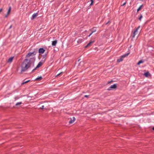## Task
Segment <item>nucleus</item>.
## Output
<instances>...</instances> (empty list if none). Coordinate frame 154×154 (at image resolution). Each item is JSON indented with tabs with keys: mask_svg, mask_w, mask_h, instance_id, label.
<instances>
[{
	"mask_svg": "<svg viewBox=\"0 0 154 154\" xmlns=\"http://www.w3.org/2000/svg\"><path fill=\"white\" fill-rule=\"evenodd\" d=\"M113 82L112 81H109V82H108V84H109V83H110L111 82Z\"/></svg>",
	"mask_w": 154,
	"mask_h": 154,
	"instance_id": "obj_30",
	"label": "nucleus"
},
{
	"mask_svg": "<svg viewBox=\"0 0 154 154\" xmlns=\"http://www.w3.org/2000/svg\"><path fill=\"white\" fill-rule=\"evenodd\" d=\"M143 62V61L142 60H140L137 63V65H139L140 64L142 63Z\"/></svg>",
	"mask_w": 154,
	"mask_h": 154,
	"instance_id": "obj_16",
	"label": "nucleus"
},
{
	"mask_svg": "<svg viewBox=\"0 0 154 154\" xmlns=\"http://www.w3.org/2000/svg\"><path fill=\"white\" fill-rule=\"evenodd\" d=\"M149 75V72H145L144 73V75L146 77H148Z\"/></svg>",
	"mask_w": 154,
	"mask_h": 154,
	"instance_id": "obj_14",
	"label": "nucleus"
},
{
	"mask_svg": "<svg viewBox=\"0 0 154 154\" xmlns=\"http://www.w3.org/2000/svg\"><path fill=\"white\" fill-rule=\"evenodd\" d=\"M12 27V25H11L10 26V27H9V29H11V28Z\"/></svg>",
	"mask_w": 154,
	"mask_h": 154,
	"instance_id": "obj_31",
	"label": "nucleus"
},
{
	"mask_svg": "<svg viewBox=\"0 0 154 154\" xmlns=\"http://www.w3.org/2000/svg\"><path fill=\"white\" fill-rule=\"evenodd\" d=\"M11 9V6H10V7H9V9H8V11L7 13L6 14L5 16V17L6 18V17H7L8 16V15L9 14H10V12Z\"/></svg>",
	"mask_w": 154,
	"mask_h": 154,
	"instance_id": "obj_6",
	"label": "nucleus"
},
{
	"mask_svg": "<svg viewBox=\"0 0 154 154\" xmlns=\"http://www.w3.org/2000/svg\"><path fill=\"white\" fill-rule=\"evenodd\" d=\"M2 8H1V9H0V12H2Z\"/></svg>",
	"mask_w": 154,
	"mask_h": 154,
	"instance_id": "obj_32",
	"label": "nucleus"
},
{
	"mask_svg": "<svg viewBox=\"0 0 154 154\" xmlns=\"http://www.w3.org/2000/svg\"><path fill=\"white\" fill-rule=\"evenodd\" d=\"M22 103L21 102H18L15 105L16 106H18L19 105L21 104Z\"/></svg>",
	"mask_w": 154,
	"mask_h": 154,
	"instance_id": "obj_20",
	"label": "nucleus"
},
{
	"mask_svg": "<svg viewBox=\"0 0 154 154\" xmlns=\"http://www.w3.org/2000/svg\"><path fill=\"white\" fill-rule=\"evenodd\" d=\"M143 5H141L139 8H138L137 9V12H138L139 11H140L141 9V8H142V7H143Z\"/></svg>",
	"mask_w": 154,
	"mask_h": 154,
	"instance_id": "obj_17",
	"label": "nucleus"
},
{
	"mask_svg": "<svg viewBox=\"0 0 154 154\" xmlns=\"http://www.w3.org/2000/svg\"><path fill=\"white\" fill-rule=\"evenodd\" d=\"M91 3L90 4V5H92L93 4V0H91Z\"/></svg>",
	"mask_w": 154,
	"mask_h": 154,
	"instance_id": "obj_25",
	"label": "nucleus"
},
{
	"mask_svg": "<svg viewBox=\"0 0 154 154\" xmlns=\"http://www.w3.org/2000/svg\"><path fill=\"white\" fill-rule=\"evenodd\" d=\"M42 79V77L41 76H40L39 77H38L37 78L35 79V80H41Z\"/></svg>",
	"mask_w": 154,
	"mask_h": 154,
	"instance_id": "obj_13",
	"label": "nucleus"
},
{
	"mask_svg": "<svg viewBox=\"0 0 154 154\" xmlns=\"http://www.w3.org/2000/svg\"><path fill=\"white\" fill-rule=\"evenodd\" d=\"M30 81V80H28L27 81H25L23 82L22 83H21V85H24V84H25L26 83H27V82H29Z\"/></svg>",
	"mask_w": 154,
	"mask_h": 154,
	"instance_id": "obj_18",
	"label": "nucleus"
},
{
	"mask_svg": "<svg viewBox=\"0 0 154 154\" xmlns=\"http://www.w3.org/2000/svg\"><path fill=\"white\" fill-rule=\"evenodd\" d=\"M75 117H73L72 118H70V120L69 121V124H71L73 123L75 120Z\"/></svg>",
	"mask_w": 154,
	"mask_h": 154,
	"instance_id": "obj_7",
	"label": "nucleus"
},
{
	"mask_svg": "<svg viewBox=\"0 0 154 154\" xmlns=\"http://www.w3.org/2000/svg\"><path fill=\"white\" fill-rule=\"evenodd\" d=\"M94 28L93 29V31H92V33H93L94 32H95L96 31V29H94Z\"/></svg>",
	"mask_w": 154,
	"mask_h": 154,
	"instance_id": "obj_21",
	"label": "nucleus"
},
{
	"mask_svg": "<svg viewBox=\"0 0 154 154\" xmlns=\"http://www.w3.org/2000/svg\"><path fill=\"white\" fill-rule=\"evenodd\" d=\"M84 38L79 39L77 41V42L78 44H80V43H81L82 42H83L84 41Z\"/></svg>",
	"mask_w": 154,
	"mask_h": 154,
	"instance_id": "obj_10",
	"label": "nucleus"
},
{
	"mask_svg": "<svg viewBox=\"0 0 154 154\" xmlns=\"http://www.w3.org/2000/svg\"><path fill=\"white\" fill-rule=\"evenodd\" d=\"M57 42V40H55L54 41H52V45L53 46H55L56 45Z\"/></svg>",
	"mask_w": 154,
	"mask_h": 154,
	"instance_id": "obj_11",
	"label": "nucleus"
},
{
	"mask_svg": "<svg viewBox=\"0 0 154 154\" xmlns=\"http://www.w3.org/2000/svg\"><path fill=\"white\" fill-rule=\"evenodd\" d=\"M42 63L41 61L39 62L38 65L36 67L32 70V72H33L37 68L39 67L42 65Z\"/></svg>",
	"mask_w": 154,
	"mask_h": 154,
	"instance_id": "obj_5",
	"label": "nucleus"
},
{
	"mask_svg": "<svg viewBox=\"0 0 154 154\" xmlns=\"http://www.w3.org/2000/svg\"><path fill=\"white\" fill-rule=\"evenodd\" d=\"M117 85L116 84H114L113 85H111L107 90L108 91L111 90L113 89H115L117 88Z\"/></svg>",
	"mask_w": 154,
	"mask_h": 154,
	"instance_id": "obj_4",
	"label": "nucleus"
},
{
	"mask_svg": "<svg viewBox=\"0 0 154 154\" xmlns=\"http://www.w3.org/2000/svg\"><path fill=\"white\" fill-rule=\"evenodd\" d=\"M38 14V13H35L34 14H33L31 17V20H33L37 16Z\"/></svg>",
	"mask_w": 154,
	"mask_h": 154,
	"instance_id": "obj_9",
	"label": "nucleus"
},
{
	"mask_svg": "<svg viewBox=\"0 0 154 154\" xmlns=\"http://www.w3.org/2000/svg\"><path fill=\"white\" fill-rule=\"evenodd\" d=\"M84 97H89V96L88 95H85Z\"/></svg>",
	"mask_w": 154,
	"mask_h": 154,
	"instance_id": "obj_29",
	"label": "nucleus"
},
{
	"mask_svg": "<svg viewBox=\"0 0 154 154\" xmlns=\"http://www.w3.org/2000/svg\"><path fill=\"white\" fill-rule=\"evenodd\" d=\"M63 72H60V73H58V74H57L56 76V77H57L59 75H60L61 73H63Z\"/></svg>",
	"mask_w": 154,
	"mask_h": 154,
	"instance_id": "obj_23",
	"label": "nucleus"
},
{
	"mask_svg": "<svg viewBox=\"0 0 154 154\" xmlns=\"http://www.w3.org/2000/svg\"><path fill=\"white\" fill-rule=\"evenodd\" d=\"M94 41H91L87 45V46H89L92 43H94Z\"/></svg>",
	"mask_w": 154,
	"mask_h": 154,
	"instance_id": "obj_15",
	"label": "nucleus"
},
{
	"mask_svg": "<svg viewBox=\"0 0 154 154\" xmlns=\"http://www.w3.org/2000/svg\"><path fill=\"white\" fill-rule=\"evenodd\" d=\"M129 53H128L121 56V57L119 59H117V62L118 63H119L122 61L123 60V58L129 55Z\"/></svg>",
	"mask_w": 154,
	"mask_h": 154,
	"instance_id": "obj_2",
	"label": "nucleus"
},
{
	"mask_svg": "<svg viewBox=\"0 0 154 154\" xmlns=\"http://www.w3.org/2000/svg\"><path fill=\"white\" fill-rule=\"evenodd\" d=\"M88 46H87V45L85 47V48H87V47H88Z\"/></svg>",
	"mask_w": 154,
	"mask_h": 154,
	"instance_id": "obj_33",
	"label": "nucleus"
},
{
	"mask_svg": "<svg viewBox=\"0 0 154 154\" xmlns=\"http://www.w3.org/2000/svg\"><path fill=\"white\" fill-rule=\"evenodd\" d=\"M110 22V20H109L106 23V25H107L108 23Z\"/></svg>",
	"mask_w": 154,
	"mask_h": 154,
	"instance_id": "obj_26",
	"label": "nucleus"
},
{
	"mask_svg": "<svg viewBox=\"0 0 154 154\" xmlns=\"http://www.w3.org/2000/svg\"><path fill=\"white\" fill-rule=\"evenodd\" d=\"M45 50L43 48H40L38 50V52L40 54H43L45 51Z\"/></svg>",
	"mask_w": 154,
	"mask_h": 154,
	"instance_id": "obj_8",
	"label": "nucleus"
},
{
	"mask_svg": "<svg viewBox=\"0 0 154 154\" xmlns=\"http://www.w3.org/2000/svg\"><path fill=\"white\" fill-rule=\"evenodd\" d=\"M140 26H138L137 28H135L134 31L132 35V38H134L135 37L136 35L138 33V30L140 28Z\"/></svg>",
	"mask_w": 154,
	"mask_h": 154,
	"instance_id": "obj_3",
	"label": "nucleus"
},
{
	"mask_svg": "<svg viewBox=\"0 0 154 154\" xmlns=\"http://www.w3.org/2000/svg\"><path fill=\"white\" fill-rule=\"evenodd\" d=\"M93 33H92V32H91V33H90V35H88V37H90V36H91V35Z\"/></svg>",
	"mask_w": 154,
	"mask_h": 154,
	"instance_id": "obj_28",
	"label": "nucleus"
},
{
	"mask_svg": "<svg viewBox=\"0 0 154 154\" xmlns=\"http://www.w3.org/2000/svg\"><path fill=\"white\" fill-rule=\"evenodd\" d=\"M20 98V97H19L18 96H17L15 97H14V99L15 100H16L18 99H19Z\"/></svg>",
	"mask_w": 154,
	"mask_h": 154,
	"instance_id": "obj_19",
	"label": "nucleus"
},
{
	"mask_svg": "<svg viewBox=\"0 0 154 154\" xmlns=\"http://www.w3.org/2000/svg\"><path fill=\"white\" fill-rule=\"evenodd\" d=\"M126 2H125L122 5H121L122 6H123L125 5L126 4Z\"/></svg>",
	"mask_w": 154,
	"mask_h": 154,
	"instance_id": "obj_27",
	"label": "nucleus"
},
{
	"mask_svg": "<svg viewBox=\"0 0 154 154\" xmlns=\"http://www.w3.org/2000/svg\"><path fill=\"white\" fill-rule=\"evenodd\" d=\"M14 57H12L10 58L7 61L8 63H11Z\"/></svg>",
	"mask_w": 154,
	"mask_h": 154,
	"instance_id": "obj_12",
	"label": "nucleus"
},
{
	"mask_svg": "<svg viewBox=\"0 0 154 154\" xmlns=\"http://www.w3.org/2000/svg\"><path fill=\"white\" fill-rule=\"evenodd\" d=\"M45 106V105H42V107H40L39 109H43L44 108V107Z\"/></svg>",
	"mask_w": 154,
	"mask_h": 154,
	"instance_id": "obj_22",
	"label": "nucleus"
},
{
	"mask_svg": "<svg viewBox=\"0 0 154 154\" xmlns=\"http://www.w3.org/2000/svg\"><path fill=\"white\" fill-rule=\"evenodd\" d=\"M142 15H141L140 17L139 18V20H140V21L141 20V19L142 18Z\"/></svg>",
	"mask_w": 154,
	"mask_h": 154,
	"instance_id": "obj_24",
	"label": "nucleus"
},
{
	"mask_svg": "<svg viewBox=\"0 0 154 154\" xmlns=\"http://www.w3.org/2000/svg\"><path fill=\"white\" fill-rule=\"evenodd\" d=\"M37 53V51H35L33 52H29L26 55V59L21 65V72L31 69L34 67L35 58L34 56Z\"/></svg>",
	"mask_w": 154,
	"mask_h": 154,
	"instance_id": "obj_1",
	"label": "nucleus"
},
{
	"mask_svg": "<svg viewBox=\"0 0 154 154\" xmlns=\"http://www.w3.org/2000/svg\"><path fill=\"white\" fill-rule=\"evenodd\" d=\"M152 130H154V127L152 128Z\"/></svg>",
	"mask_w": 154,
	"mask_h": 154,
	"instance_id": "obj_34",
	"label": "nucleus"
}]
</instances>
